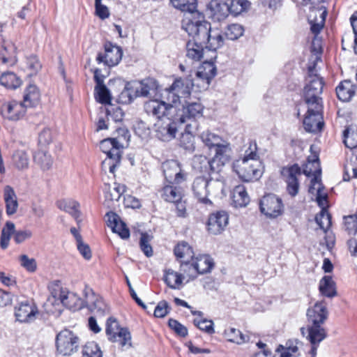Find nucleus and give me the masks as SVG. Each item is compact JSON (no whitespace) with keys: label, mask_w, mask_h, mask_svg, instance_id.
<instances>
[{"label":"nucleus","mask_w":357,"mask_h":357,"mask_svg":"<svg viewBox=\"0 0 357 357\" xmlns=\"http://www.w3.org/2000/svg\"><path fill=\"white\" fill-rule=\"evenodd\" d=\"M123 147L121 138H107L100 142V149L107 156L102 162L103 170L108 169L109 172L114 173L116 166L120 163Z\"/></svg>","instance_id":"4"},{"label":"nucleus","mask_w":357,"mask_h":357,"mask_svg":"<svg viewBox=\"0 0 357 357\" xmlns=\"http://www.w3.org/2000/svg\"><path fill=\"white\" fill-rule=\"evenodd\" d=\"M158 84L153 78H146L140 82H135L131 86L136 97H146L155 93L158 90Z\"/></svg>","instance_id":"24"},{"label":"nucleus","mask_w":357,"mask_h":357,"mask_svg":"<svg viewBox=\"0 0 357 357\" xmlns=\"http://www.w3.org/2000/svg\"><path fill=\"white\" fill-rule=\"evenodd\" d=\"M195 18H186L183 24V30L188 34L200 43L208 44L211 58H216L215 50L224 44V38L217 27L212 28L211 24L205 20L203 14H196Z\"/></svg>","instance_id":"2"},{"label":"nucleus","mask_w":357,"mask_h":357,"mask_svg":"<svg viewBox=\"0 0 357 357\" xmlns=\"http://www.w3.org/2000/svg\"><path fill=\"white\" fill-rule=\"evenodd\" d=\"M36 305L29 300L19 302L14 308V315L16 321L20 323H30L33 321L38 314Z\"/></svg>","instance_id":"10"},{"label":"nucleus","mask_w":357,"mask_h":357,"mask_svg":"<svg viewBox=\"0 0 357 357\" xmlns=\"http://www.w3.org/2000/svg\"><path fill=\"white\" fill-rule=\"evenodd\" d=\"M184 196L183 189L174 183L165 185L161 190V197L162 199L170 203H174L180 201Z\"/></svg>","instance_id":"31"},{"label":"nucleus","mask_w":357,"mask_h":357,"mask_svg":"<svg viewBox=\"0 0 357 357\" xmlns=\"http://www.w3.org/2000/svg\"><path fill=\"white\" fill-rule=\"evenodd\" d=\"M211 55L206 59L196 73V84L202 89L208 88L211 81L216 75L217 68L212 61Z\"/></svg>","instance_id":"7"},{"label":"nucleus","mask_w":357,"mask_h":357,"mask_svg":"<svg viewBox=\"0 0 357 357\" xmlns=\"http://www.w3.org/2000/svg\"><path fill=\"white\" fill-rule=\"evenodd\" d=\"M58 352L63 356H70L77 351L79 347V337L69 330L61 331L56 338Z\"/></svg>","instance_id":"5"},{"label":"nucleus","mask_w":357,"mask_h":357,"mask_svg":"<svg viewBox=\"0 0 357 357\" xmlns=\"http://www.w3.org/2000/svg\"><path fill=\"white\" fill-rule=\"evenodd\" d=\"M208 181L209 195L211 197H222L225 195V181L222 176L218 178H213Z\"/></svg>","instance_id":"45"},{"label":"nucleus","mask_w":357,"mask_h":357,"mask_svg":"<svg viewBox=\"0 0 357 357\" xmlns=\"http://www.w3.org/2000/svg\"><path fill=\"white\" fill-rule=\"evenodd\" d=\"M40 94L36 85L30 84L24 91L23 103L25 106L33 107L40 100Z\"/></svg>","instance_id":"43"},{"label":"nucleus","mask_w":357,"mask_h":357,"mask_svg":"<svg viewBox=\"0 0 357 357\" xmlns=\"http://www.w3.org/2000/svg\"><path fill=\"white\" fill-rule=\"evenodd\" d=\"M126 191V186L119 183H114V186H108V191L105 194L107 201H118L122 194Z\"/></svg>","instance_id":"55"},{"label":"nucleus","mask_w":357,"mask_h":357,"mask_svg":"<svg viewBox=\"0 0 357 357\" xmlns=\"http://www.w3.org/2000/svg\"><path fill=\"white\" fill-rule=\"evenodd\" d=\"M58 207L68 213H70L77 222L80 221L79 219L81 215L79 211L80 204L75 200H63L58 203Z\"/></svg>","instance_id":"40"},{"label":"nucleus","mask_w":357,"mask_h":357,"mask_svg":"<svg viewBox=\"0 0 357 357\" xmlns=\"http://www.w3.org/2000/svg\"><path fill=\"white\" fill-rule=\"evenodd\" d=\"M122 58V51L118 46L111 44L105 45V52L99 53L97 56L98 63H104L108 66L117 65Z\"/></svg>","instance_id":"20"},{"label":"nucleus","mask_w":357,"mask_h":357,"mask_svg":"<svg viewBox=\"0 0 357 357\" xmlns=\"http://www.w3.org/2000/svg\"><path fill=\"white\" fill-rule=\"evenodd\" d=\"M164 277L165 283L173 289H180L183 280L185 278L182 273H179L172 269L166 270Z\"/></svg>","instance_id":"38"},{"label":"nucleus","mask_w":357,"mask_h":357,"mask_svg":"<svg viewBox=\"0 0 357 357\" xmlns=\"http://www.w3.org/2000/svg\"><path fill=\"white\" fill-rule=\"evenodd\" d=\"M307 83L304 88V98L307 105V111L303 119L305 130L309 132L321 130L324 121L322 116L323 105L320 95L323 90V80L317 75L314 66L308 68Z\"/></svg>","instance_id":"1"},{"label":"nucleus","mask_w":357,"mask_h":357,"mask_svg":"<svg viewBox=\"0 0 357 357\" xmlns=\"http://www.w3.org/2000/svg\"><path fill=\"white\" fill-rule=\"evenodd\" d=\"M16 48L13 44H7L2 46L0 52V58L3 63L13 66L16 61Z\"/></svg>","instance_id":"44"},{"label":"nucleus","mask_w":357,"mask_h":357,"mask_svg":"<svg viewBox=\"0 0 357 357\" xmlns=\"http://www.w3.org/2000/svg\"><path fill=\"white\" fill-rule=\"evenodd\" d=\"M96 98L102 104H109L111 101V96L105 85L96 86Z\"/></svg>","instance_id":"61"},{"label":"nucleus","mask_w":357,"mask_h":357,"mask_svg":"<svg viewBox=\"0 0 357 357\" xmlns=\"http://www.w3.org/2000/svg\"><path fill=\"white\" fill-rule=\"evenodd\" d=\"M48 289L50 294L45 303L47 310L51 313L61 312L63 297L64 298L68 289L63 288L59 281L51 282L48 286Z\"/></svg>","instance_id":"6"},{"label":"nucleus","mask_w":357,"mask_h":357,"mask_svg":"<svg viewBox=\"0 0 357 357\" xmlns=\"http://www.w3.org/2000/svg\"><path fill=\"white\" fill-rule=\"evenodd\" d=\"M62 306L75 311L84 307V301L76 294L67 290L64 298L63 297Z\"/></svg>","instance_id":"39"},{"label":"nucleus","mask_w":357,"mask_h":357,"mask_svg":"<svg viewBox=\"0 0 357 357\" xmlns=\"http://www.w3.org/2000/svg\"><path fill=\"white\" fill-rule=\"evenodd\" d=\"M6 110L3 111L4 116L10 121H17L21 119L26 112L25 105L22 102H19L13 100L4 105Z\"/></svg>","instance_id":"29"},{"label":"nucleus","mask_w":357,"mask_h":357,"mask_svg":"<svg viewBox=\"0 0 357 357\" xmlns=\"http://www.w3.org/2000/svg\"><path fill=\"white\" fill-rule=\"evenodd\" d=\"M174 254L180 264L192 261L195 257L192 247H174Z\"/></svg>","instance_id":"47"},{"label":"nucleus","mask_w":357,"mask_h":357,"mask_svg":"<svg viewBox=\"0 0 357 357\" xmlns=\"http://www.w3.org/2000/svg\"><path fill=\"white\" fill-rule=\"evenodd\" d=\"M209 9L212 19L219 22L226 19L230 13L229 4L219 0H211Z\"/></svg>","instance_id":"30"},{"label":"nucleus","mask_w":357,"mask_h":357,"mask_svg":"<svg viewBox=\"0 0 357 357\" xmlns=\"http://www.w3.org/2000/svg\"><path fill=\"white\" fill-rule=\"evenodd\" d=\"M319 290L321 295L328 298L337 295L335 282L330 275H325L320 280Z\"/></svg>","instance_id":"37"},{"label":"nucleus","mask_w":357,"mask_h":357,"mask_svg":"<svg viewBox=\"0 0 357 357\" xmlns=\"http://www.w3.org/2000/svg\"><path fill=\"white\" fill-rule=\"evenodd\" d=\"M144 109L149 115L153 116L157 120L168 117L172 111L169 108V103H165L160 98H155L146 102Z\"/></svg>","instance_id":"15"},{"label":"nucleus","mask_w":357,"mask_h":357,"mask_svg":"<svg viewBox=\"0 0 357 357\" xmlns=\"http://www.w3.org/2000/svg\"><path fill=\"white\" fill-rule=\"evenodd\" d=\"M282 174L285 177L288 193L292 197L296 196L299 190L297 176L301 174L300 167L297 165H294L289 167L284 168Z\"/></svg>","instance_id":"19"},{"label":"nucleus","mask_w":357,"mask_h":357,"mask_svg":"<svg viewBox=\"0 0 357 357\" xmlns=\"http://www.w3.org/2000/svg\"><path fill=\"white\" fill-rule=\"evenodd\" d=\"M250 6L248 0H231L229 4L230 13L237 15L246 10Z\"/></svg>","instance_id":"57"},{"label":"nucleus","mask_w":357,"mask_h":357,"mask_svg":"<svg viewBox=\"0 0 357 357\" xmlns=\"http://www.w3.org/2000/svg\"><path fill=\"white\" fill-rule=\"evenodd\" d=\"M13 166L20 171H24L29 167V156L24 151H15L12 158Z\"/></svg>","instance_id":"46"},{"label":"nucleus","mask_w":357,"mask_h":357,"mask_svg":"<svg viewBox=\"0 0 357 357\" xmlns=\"http://www.w3.org/2000/svg\"><path fill=\"white\" fill-rule=\"evenodd\" d=\"M212 160H208L204 155H196L194 158L193 165L201 172H206L208 169L211 171Z\"/></svg>","instance_id":"60"},{"label":"nucleus","mask_w":357,"mask_h":357,"mask_svg":"<svg viewBox=\"0 0 357 357\" xmlns=\"http://www.w3.org/2000/svg\"><path fill=\"white\" fill-rule=\"evenodd\" d=\"M171 86H172V90H174L178 93L180 99H181L186 98L190 95L194 83L189 78H178L175 79Z\"/></svg>","instance_id":"33"},{"label":"nucleus","mask_w":357,"mask_h":357,"mask_svg":"<svg viewBox=\"0 0 357 357\" xmlns=\"http://www.w3.org/2000/svg\"><path fill=\"white\" fill-rule=\"evenodd\" d=\"M165 180L169 183L178 184L185 180V175L176 160H167L162 163Z\"/></svg>","instance_id":"18"},{"label":"nucleus","mask_w":357,"mask_h":357,"mask_svg":"<svg viewBox=\"0 0 357 357\" xmlns=\"http://www.w3.org/2000/svg\"><path fill=\"white\" fill-rule=\"evenodd\" d=\"M180 271L184 277L186 276L188 278V280H195L199 275L197 270H195L193 261L181 264Z\"/></svg>","instance_id":"58"},{"label":"nucleus","mask_w":357,"mask_h":357,"mask_svg":"<svg viewBox=\"0 0 357 357\" xmlns=\"http://www.w3.org/2000/svg\"><path fill=\"white\" fill-rule=\"evenodd\" d=\"M233 169L243 181L250 182L258 180L262 175V166L256 152L250 151L243 158L233 163Z\"/></svg>","instance_id":"3"},{"label":"nucleus","mask_w":357,"mask_h":357,"mask_svg":"<svg viewBox=\"0 0 357 357\" xmlns=\"http://www.w3.org/2000/svg\"><path fill=\"white\" fill-rule=\"evenodd\" d=\"M192 123H187L185 131L180 137V145L188 151H193L195 149V137L192 133Z\"/></svg>","instance_id":"42"},{"label":"nucleus","mask_w":357,"mask_h":357,"mask_svg":"<svg viewBox=\"0 0 357 357\" xmlns=\"http://www.w3.org/2000/svg\"><path fill=\"white\" fill-rule=\"evenodd\" d=\"M135 234L139 239V245H149L153 238V233L151 230L146 231L140 227L135 228Z\"/></svg>","instance_id":"59"},{"label":"nucleus","mask_w":357,"mask_h":357,"mask_svg":"<svg viewBox=\"0 0 357 357\" xmlns=\"http://www.w3.org/2000/svg\"><path fill=\"white\" fill-rule=\"evenodd\" d=\"M204 43H200L195 38L190 40L186 45V56L188 58L194 60L199 61L201 59H206L211 54V50L208 49V47H203Z\"/></svg>","instance_id":"25"},{"label":"nucleus","mask_w":357,"mask_h":357,"mask_svg":"<svg viewBox=\"0 0 357 357\" xmlns=\"http://www.w3.org/2000/svg\"><path fill=\"white\" fill-rule=\"evenodd\" d=\"M344 225L349 234H356L357 232V213L356 215L345 217Z\"/></svg>","instance_id":"64"},{"label":"nucleus","mask_w":357,"mask_h":357,"mask_svg":"<svg viewBox=\"0 0 357 357\" xmlns=\"http://www.w3.org/2000/svg\"><path fill=\"white\" fill-rule=\"evenodd\" d=\"M226 334L230 342L242 344L246 341V336H245L239 330L234 328H229L226 332Z\"/></svg>","instance_id":"63"},{"label":"nucleus","mask_w":357,"mask_h":357,"mask_svg":"<svg viewBox=\"0 0 357 357\" xmlns=\"http://www.w3.org/2000/svg\"><path fill=\"white\" fill-rule=\"evenodd\" d=\"M192 191L195 197L199 203L206 206H211L212 202L209 198L208 181L204 177L196 178L192 183Z\"/></svg>","instance_id":"21"},{"label":"nucleus","mask_w":357,"mask_h":357,"mask_svg":"<svg viewBox=\"0 0 357 357\" xmlns=\"http://www.w3.org/2000/svg\"><path fill=\"white\" fill-rule=\"evenodd\" d=\"M15 225L13 222H6L5 227L2 229L1 236L0 245H7L9 243L11 235L14 236Z\"/></svg>","instance_id":"62"},{"label":"nucleus","mask_w":357,"mask_h":357,"mask_svg":"<svg viewBox=\"0 0 357 357\" xmlns=\"http://www.w3.org/2000/svg\"><path fill=\"white\" fill-rule=\"evenodd\" d=\"M229 223V215L225 211H219L211 213L208 219L207 229L212 234L222 233Z\"/></svg>","instance_id":"17"},{"label":"nucleus","mask_w":357,"mask_h":357,"mask_svg":"<svg viewBox=\"0 0 357 357\" xmlns=\"http://www.w3.org/2000/svg\"><path fill=\"white\" fill-rule=\"evenodd\" d=\"M344 142L347 147L352 149L357 147V126H349L343 132Z\"/></svg>","instance_id":"48"},{"label":"nucleus","mask_w":357,"mask_h":357,"mask_svg":"<svg viewBox=\"0 0 357 357\" xmlns=\"http://www.w3.org/2000/svg\"><path fill=\"white\" fill-rule=\"evenodd\" d=\"M326 10L324 6L319 8H312L308 15V21L311 24V31L317 34L322 29L326 16Z\"/></svg>","instance_id":"27"},{"label":"nucleus","mask_w":357,"mask_h":357,"mask_svg":"<svg viewBox=\"0 0 357 357\" xmlns=\"http://www.w3.org/2000/svg\"><path fill=\"white\" fill-rule=\"evenodd\" d=\"M309 187V192L314 195L316 201L319 206H326L328 203V195L324 190V186L321 182V173L312 174Z\"/></svg>","instance_id":"23"},{"label":"nucleus","mask_w":357,"mask_h":357,"mask_svg":"<svg viewBox=\"0 0 357 357\" xmlns=\"http://www.w3.org/2000/svg\"><path fill=\"white\" fill-rule=\"evenodd\" d=\"M215 154L212 159L211 172L213 173H220L224 165L229 160V153L231 149L229 143L222 139V142L218 145H215Z\"/></svg>","instance_id":"14"},{"label":"nucleus","mask_w":357,"mask_h":357,"mask_svg":"<svg viewBox=\"0 0 357 357\" xmlns=\"http://www.w3.org/2000/svg\"><path fill=\"white\" fill-rule=\"evenodd\" d=\"M200 138L209 149L213 148L215 145H218V143L222 142V138L219 135L209 130L203 131L200 134Z\"/></svg>","instance_id":"54"},{"label":"nucleus","mask_w":357,"mask_h":357,"mask_svg":"<svg viewBox=\"0 0 357 357\" xmlns=\"http://www.w3.org/2000/svg\"><path fill=\"white\" fill-rule=\"evenodd\" d=\"M35 162L43 170H48L53 165L52 156L45 150H39L34 155Z\"/></svg>","instance_id":"49"},{"label":"nucleus","mask_w":357,"mask_h":357,"mask_svg":"<svg viewBox=\"0 0 357 357\" xmlns=\"http://www.w3.org/2000/svg\"><path fill=\"white\" fill-rule=\"evenodd\" d=\"M301 333L303 336L306 335L307 340L312 344L311 353L315 355L317 347L327 336L326 329L323 325L308 324L307 328H301Z\"/></svg>","instance_id":"12"},{"label":"nucleus","mask_w":357,"mask_h":357,"mask_svg":"<svg viewBox=\"0 0 357 357\" xmlns=\"http://www.w3.org/2000/svg\"><path fill=\"white\" fill-rule=\"evenodd\" d=\"M328 203L326 206H320L321 208L320 213L315 217L317 223L319 225L320 228L323 230H327L331 225V215L327 211Z\"/></svg>","instance_id":"51"},{"label":"nucleus","mask_w":357,"mask_h":357,"mask_svg":"<svg viewBox=\"0 0 357 357\" xmlns=\"http://www.w3.org/2000/svg\"><path fill=\"white\" fill-rule=\"evenodd\" d=\"M0 84L8 89H16L21 85L22 81L15 74L7 72L1 75Z\"/></svg>","instance_id":"50"},{"label":"nucleus","mask_w":357,"mask_h":357,"mask_svg":"<svg viewBox=\"0 0 357 357\" xmlns=\"http://www.w3.org/2000/svg\"><path fill=\"white\" fill-rule=\"evenodd\" d=\"M106 333L109 340L119 342L122 347L131 346V335L126 328H120L116 320L110 317L107 321Z\"/></svg>","instance_id":"9"},{"label":"nucleus","mask_w":357,"mask_h":357,"mask_svg":"<svg viewBox=\"0 0 357 357\" xmlns=\"http://www.w3.org/2000/svg\"><path fill=\"white\" fill-rule=\"evenodd\" d=\"M328 316V311L324 302L316 303L307 311L308 324L323 325Z\"/></svg>","instance_id":"22"},{"label":"nucleus","mask_w":357,"mask_h":357,"mask_svg":"<svg viewBox=\"0 0 357 357\" xmlns=\"http://www.w3.org/2000/svg\"><path fill=\"white\" fill-rule=\"evenodd\" d=\"M284 206L280 198L269 194L262 197L260 201V210L269 218H277L282 213Z\"/></svg>","instance_id":"11"},{"label":"nucleus","mask_w":357,"mask_h":357,"mask_svg":"<svg viewBox=\"0 0 357 357\" xmlns=\"http://www.w3.org/2000/svg\"><path fill=\"white\" fill-rule=\"evenodd\" d=\"M4 199L7 213L8 215L14 214L17 211L18 204L15 192L10 185H6L4 188Z\"/></svg>","instance_id":"41"},{"label":"nucleus","mask_w":357,"mask_h":357,"mask_svg":"<svg viewBox=\"0 0 357 357\" xmlns=\"http://www.w3.org/2000/svg\"><path fill=\"white\" fill-rule=\"evenodd\" d=\"M192 261H194L195 270H197L199 275L210 273L215 266L213 258L206 254L194 257Z\"/></svg>","instance_id":"32"},{"label":"nucleus","mask_w":357,"mask_h":357,"mask_svg":"<svg viewBox=\"0 0 357 357\" xmlns=\"http://www.w3.org/2000/svg\"><path fill=\"white\" fill-rule=\"evenodd\" d=\"M311 155L307 158V162L303 169V174L307 176H311L312 174L321 173V167L319 162L318 153L314 145L310 146Z\"/></svg>","instance_id":"34"},{"label":"nucleus","mask_w":357,"mask_h":357,"mask_svg":"<svg viewBox=\"0 0 357 357\" xmlns=\"http://www.w3.org/2000/svg\"><path fill=\"white\" fill-rule=\"evenodd\" d=\"M107 224L112 229L113 233L118 234L121 238H127L130 236L128 229L126 227L119 215L113 212H109L106 215Z\"/></svg>","instance_id":"28"},{"label":"nucleus","mask_w":357,"mask_h":357,"mask_svg":"<svg viewBox=\"0 0 357 357\" xmlns=\"http://www.w3.org/2000/svg\"><path fill=\"white\" fill-rule=\"evenodd\" d=\"M82 357H102V352L95 342H88L82 349Z\"/></svg>","instance_id":"53"},{"label":"nucleus","mask_w":357,"mask_h":357,"mask_svg":"<svg viewBox=\"0 0 357 357\" xmlns=\"http://www.w3.org/2000/svg\"><path fill=\"white\" fill-rule=\"evenodd\" d=\"M356 88L350 80L342 82L336 88V93L338 98L343 101H349L354 96Z\"/></svg>","instance_id":"36"},{"label":"nucleus","mask_w":357,"mask_h":357,"mask_svg":"<svg viewBox=\"0 0 357 357\" xmlns=\"http://www.w3.org/2000/svg\"><path fill=\"white\" fill-rule=\"evenodd\" d=\"M232 203L235 207H245L250 202V197L244 185H239L232 192Z\"/></svg>","instance_id":"35"},{"label":"nucleus","mask_w":357,"mask_h":357,"mask_svg":"<svg viewBox=\"0 0 357 357\" xmlns=\"http://www.w3.org/2000/svg\"><path fill=\"white\" fill-rule=\"evenodd\" d=\"M160 98L165 103L169 102V108L172 109H174V105L179 102L181 100L178 93H176L174 90H172V86L162 91Z\"/></svg>","instance_id":"52"},{"label":"nucleus","mask_w":357,"mask_h":357,"mask_svg":"<svg viewBox=\"0 0 357 357\" xmlns=\"http://www.w3.org/2000/svg\"><path fill=\"white\" fill-rule=\"evenodd\" d=\"M202 110L203 107L199 102L185 103L182 105L181 109H178L176 119L181 123L187 124L192 123L191 122H192L193 126L196 127V123L192 119L201 116Z\"/></svg>","instance_id":"13"},{"label":"nucleus","mask_w":357,"mask_h":357,"mask_svg":"<svg viewBox=\"0 0 357 357\" xmlns=\"http://www.w3.org/2000/svg\"><path fill=\"white\" fill-rule=\"evenodd\" d=\"M244 32L243 27L238 24H231L227 26L225 36L231 40H234L243 36Z\"/></svg>","instance_id":"56"},{"label":"nucleus","mask_w":357,"mask_h":357,"mask_svg":"<svg viewBox=\"0 0 357 357\" xmlns=\"http://www.w3.org/2000/svg\"><path fill=\"white\" fill-rule=\"evenodd\" d=\"M170 2L175 8L186 13L182 20L183 29L186 18H195L196 14H202L197 9V0H170Z\"/></svg>","instance_id":"26"},{"label":"nucleus","mask_w":357,"mask_h":357,"mask_svg":"<svg viewBox=\"0 0 357 357\" xmlns=\"http://www.w3.org/2000/svg\"><path fill=\"white\" fill-rule=\"evenodd\" d=\"M84 293V305L91 312H95L98 315H103L108 310L107 306L102 301V298L98 295L95 294L91 289L86 287Z\"/></svg>","instance_id":"16"},{"label":"nucleus","mask_w":357,"mask_h":357,"mask_svg":"<svg viewBox=\"0 0 357 357\" xmlns=\"http://www.w3.org/2000/svg\"><path fill=\"white\" fill-rule=\"evenodd\" d=\"M178 122L176 116L174 120L169 117L157 120L154 124L157 137L164 142H169L175 138Z\"/></svg>","instance_id":"8"}]
</instances>
